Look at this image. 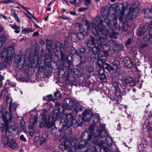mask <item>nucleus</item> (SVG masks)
<instances>
[{"mask_svg":"<svg viewBox=\"0 0 152 152\" xmlns=\"http://www.w3.org/2000/svg\"><path fill=\"white\" fill-rule=\"evenodd\" d=\"M108 9L102 8L101 13L103 18H101L100 15H97L94 20L93 26H95L99 28L107 27L110 30H115L117 27V20L114 19L112 25L111 20L108 17Z\"/></svg>","mask_w":152,"mask_h":152,"instance_id":"nucleus-1","label":"nucleus"},{"mask_svg":"<svg viewBox=\"0 0 152 152\" xmlns=\"http://www.w3.org/2000/svg\"><path fill=\"white\" fill-rule=\"evenodd\" d=\"M97 27L95 26H93L92 30L95 37L94 38L93 37L91 36L90 39L87 41L86 44L87 47L88 48L91 47L93 45L94 47H92V54L94 56L97 55L98 57H102V55L99 53L101 50V49L99 46L96 45L95 40L103 42L105 41V39L103 37L99 36L100 34L96 29Z\"/></svg>","mask_w":152,"mask_h":152,"instance_id":"nucleus-2","label":"nucleus"},{"mask_svg":"<svg viewBox=\"0 0 152 152\" xmlns=\"http://www.w3.org/2000/svg\"><path fill=\"white\" fill-rule=\"evenodd\" d=\"M105 125L100 124L99 125L100 130L98 127L95 124L90 125L89 128L90 132L94 135L92 142L95 145L99 146H102L104 144V141L102 140H99V138H102L107 135L106 130L105 129Z\"/></svg>","mask_w":152,"mask_h":152,"instance_id":"nucleus-3","label":"nucleus"},{"mask_svg":"<svg viewBox=\"0 0 152 152\" xmlns=\"http://www.w3.org/2000/svg\"><path fill=\"white\" fill-rule=\"evenodd\" d=\"M62 113L58 110H55L53 112V117L49 116V115L44 116L42 119L41 122L40 123V127L42 128L46 126L50 128L55 124V121L56 120L61 118Z\"/></svg>","mask_w":152,"mask_h":152,"instance_id":"nucleus-4","label":"nucleus"},{"mask_svg":"<svg viewBox=\"0 0 152 152\" xmlns=\"http://www.w3.org/2000/svg\"><path fill=\"white\" fill-rule=\"evenodd\" d=\"M72 113V111L69 113H67L66 114V116L64 118L62 119L61 121H59L60 124L62 123V126L64 127H66L69 124L70 126H72L74 124L76 125V120L74 119Z\"/></svg>","mask_w":152,"mask_h":152,"instance_id":"nucleus-5","label":"nucleus"},{"mask_svg":"<svg viewBox=\"0 0 152 152\" xmlns=\"http://www.w3.org/2000/svg\"><path fill=\"white\" fill-rule=\"evenodd\" d=\"M75 27L78 28L80 32L78 34L81 36L80 37V39H83L84 36H87L89 34L90 25L87 23L82 25L79 23H76L75 24Z\"/></svg>","mask_w":152,"mask_h":152,"instance_id":"nucleus-6","label":"nucleus"},{"mask_svg":"<svg viewBox=\"0 0 152 152\" xmlns=\"http://www.w3.org/2000/svg\"><path fill=\"white\" fill-rule=\"evenodd\" d=\"M96 29L98 31L100 35H102L106 37L107 38L109 37L111 39L113 38L116 39L118 35V34L117 32L114 31L112 33L111 35L110 34L109 30H110L107 27L103 26L100 28L97 27Z\"/></svg>","mask_w":152,"mask_h":152,"instance_id":"nucleus-7","label":"nucleus"},{"mask_svg":"<svg viewBox=\"0 0 152 152\" xmlns=\"http://www.w3.org/2000/svg\"><path fill=\"white\" fill-rule=\"evenodd\" d=\"M64 137L66 140H68L69 143L72 146L76 145L78 142L77 139L75 137H72L71 129L69 127L66 128L64 131Z\"/></svg>","mask_w":152,"mask_h":152,"instance_id":"nucleus-8","label":"nucleus"},{"mask_svg":"<svg viewBox=\"0 0 152 152\" xmlns=\"http://www.w3.org/2000/svg\"><path fill=\"white\" fill-rule=\"evenodd\" d=\"M139 3L137 2L134 3L130 7L127 13V17L129 19L133 18L137 15L139 11Z\"/></svg>","mask_w":152,"mask_h":152,"instance_id":"nucleus-9","label":"nucleus"},{"mask_svg":"<svg viewBox=\"0 0 152 152\" xmlns=\"http://www.w3.org/2000/svg\"><path fill=\"white\" fill-rule=\"evenodd\" d=\"M15 50L12 47H9L7 48H4L2 51L1 54V58L7 57L11 58L14 56Z\"/></svg>","mask_w":152,"mask_h":152,"instance_id":"nucleus-10","label":"nucleus"},{"mask_svg":"<svg viewBox=\"0 0 152 152\" xmlns=\"http://www.w3.org/2000/svg\"><path fill=\"white\" fill-rule=\"evenodd\" d=\"M74 102L73 100L71 99L66 98L64 101V107L65 110H71L70 112L72 111L71 110L73 108Z\"/></svg>","mask_w":152,"mask_h":152,"instance_id":"nucleus-11","label":"nucleus"},{"mask_svg":"<svg viewBox=\"0 0 152 152\" xmlns=\"http://www.w3.org/2000/svg\"><path fill=\"white\" fill-rule=\"evenodd\" d=\"M38 117L34 115H31L29 121L28 128L30 130L34 131L35 126H37Z\"/></svg>","mask_w":152,"mask_h":152,"instance_id":"nucleus-12","label":"nucleus"},{"mask_svg":"<svg viewBox=\"0 0 152 152\" xmlns=\"http://www.w3.org/2000/svg\"><path fill=\"white\" fill-rule=\"evenodd\" d=\"M7 104H9V109L10 113L11 114H14L16 110V106L15 103H12V98H7L6 100Z\"/></svg>","mask_w":152,"mask_h":152,"instance_id":"nucleus-13","label":"nucleus"},{"mask_svg":"<svg viewBox=\"0 0 152 152\" xmlns=\"http://www.w3.org/2000/svg\"><path fill=\"white\" fill-rule=\"evenodd\" d=\"M63 144H61L59 146V148L61 150L63 151L64 152H72L71 150V147L68 144H66V140L65 137H63Z\"/></svg>","mask_w":152,"mask_h":152,"instance_id":"nucleus-14","label":"nucleus"},{"mask_svg":"<svg viewBox=\"0 0 152 152\" xmlns=\"http://www.w3.org/2000/svg\"><path fill=\"white\" fill-rule=\"evenodd\" d=\"M91 143V141L89 140L87 141L83 140L80 141L79 144L75 146V148L76 149H79L82 148L83 147H86L88 148V147L90 146Z\"/></svg>","mask_w":152,"mask_h":152,"instance_id":"nucleus-15","label":"nucleus"},{"mask_svg":"<svg viewBox=\"0 0 152 152\" xmlns=\"http://www.w3.org/2000/svg\"><path fill=\"white\" fill-rule=\"evenodd\" d=\"M131 83H132L131 85L133 86H134L136 85L134 81L133 78L131 77H127L125 79L122 81V83L123 85L122 86V88L124 89H126L127 87L126 84H130Z\"/></svg>","mask_w":152,"mask_h":152,"instance_id":"nucleus-16","label":"nucleus"},{"mask_svg":"<svg viewBox=\"0 0 152 152\" xmlns=\"http://www.w3.org/2000/svg\"><path fill=\"white\" fill-rule=\"evenodd\" d=\"M54 126H51V129H50V133L52 135H55L56 136H61L62 134L63 133V131H61L59 129H57Z\"/></svg>","mask_w":152,"mask_h":152,"instance_id":"nucleus-17","label":"nucleus"},{"mask_svg":"<svg viewBox=\"0 0 152 152\" xmlns=\"http://www.w3.org/2000/svg\"><path fill=\"white\" fill-rule=\"evenodd\" d=\"M3 57L2 58H3ZM5 59L0 64V69H6L7 67L11 63H12V59L7 57H4Z\"/></svg>","mask_w":152,"mask_h":152,"instance_id":"nucleus-18","label":"nucleus"},{"mask_svg":"<svg viewBox=\"0 0 152 152\" xmlns=\"http://www.w3.org/2000/svg\"><path fill=\"white\" fill-rule=\"evenodd\" d=\"M61 59L64 61H65L68 65V67H69V65L72 64V59L70 56H67L65 51L63 53V57L61 56Z\"/></svg>","mask_w":152,"mask_h":152,"instance_id":"nucleus-19","label":"nucleus"},{"mask_svg":"<svg viewBox=\"0 0 152 152\" xmlns=\"http://www.w3.org/2000/svg\"><path fill=\"white\" fill-rule=\"evenodd\" d=\"M83 118L86 121H88L92 116V113L91 110H86L83 113Z\"/></svg>","mask_w":152,"mask_h":152,"instance_id":"nucleus-20","label":"nucleus"},{"mask_svg":"<svg viewBox=\"0 0 152 152\" xmlns=\"http://www.w3.org/2000/svg\"><path fill=\"white\" fill-rule=\"evenodd\" d=\"M143 12L144 14L145 17L148 19H151L152 17V7L151 8H147L143 10Z\"/></svg>","mask_w":152,"mask_h":152,"instance_id":"nucleus-21","label":"nucleus"},{"mask_svg":"<svg viewBox=\"0 0 152 152\" xmlns=\"http://www.w3.org/2000/svg\"><path fill=\"white\" fill-rule=\"evenodd\" d=\"M92 135L87 131H85L82 134L81 138L84 140L87 141H91Z\"/></svg>","mask_w":152,"mask_h":152,"instance_id":"nucleus-22","label":"nucleus"},{"mask_svg":"<svg viewBox=\"0 0 152 152\" xmlns=\"http://www.w3.org/2000/svg\"><path fill=\"white\" fill-rule=\"evenodd\" d=\"M17 128V126L15 124H11L9 126H7L5 127V133H12V131L16 130Z\"/></svg>","mask_w":152,"mask_h":152,"instance_id":"nucleus-23","label":"nucleus"},{"mask_svg":"<svg viewBox=\"0 0 152 152\" xmlns=\"http://www.w3.org/2000/svg\"><path fill=\"white\" fill-rule=\"evenodd\" d=\"M104 70L103 68H100L96 72V74L97 75H100V79L102 80H104L106 76L104 74Z\"/></svg>","mask_w":152,"mask_h":152,"instance_id":"nucleus-24","label":"nucleus"},{"mask_svg":"<svg viewBox=\"0 0 152 152\" xmlns=\"http://www.w3.org/2000/svg\"><path fill=\"white\" fill-rule=\"evenodd\" d=\"M58 47H59L60 49V56L63 57V53L65 51L64 45L62 44H61L59 42H57L56 43L55 48H57Z\"/></svg>","mask_w":152,"mask_h":152,"instance_id":"nucleus-25","label":"nucleus"},{"mask_svg":"<svg viewBox=\"0 0 152 152\" xmlns=\"http://www.w3.org/2000/svg\"><path fill=\"white\" fill-rule=\"evenodd\" d=\"M125 65L128 68H131L132 66V61L129 57H126L124 60Z\"/></svg>","mask_w":152,"mask_h":152,"instance_id":"nucleus-26","label":"nucleus"},{"mask_svg":"<svg viewBox=\"0 0 152 152\" xmlns=\"http://www.w3.org/2000/svg\"><path fill=\"white\" fill-rule=\"evenodd\" d=\"M7 135H9V134L8 133L7 134H5L4 133L1 135L2 141L3 143L6 145L8 144L9 140Z\"/></svg>","mask_w":152,"mask_h":152,"instance_id":"nucleus-27","label":"nucleus"},{"mask_svg":"<svg viewBox=\"0 0 152 152\" xmlns=\"http://www.w3.org/2000/svg\"><path fill=\"white\" fill-rule=\"evenodd\" d=\"M46 42L47 45V49L49 55H50L51 53V44L52 41L48 39L46 40Z\"/></svg>","mask_w":152,"mask_h":152,"instance_id":"nucleus-28","label":"nucleus"},{"mask_svg":"<svg viewBox=\"0 0 152 152\" xmlns=\"http://www.w3.org/2000/svg\"><path fill=\"white\" fill-rule=\"evenodd\" d=\"M55 107L56 109L55 110H58L59 112L62 113L64 112L65 110V108L64 107V105H61L60 104L56 102L55 104Z\"/></svg>","mask_w":152,"mask_h":152,"instance_id":"nucleus-29","label":"nucleus"},{"mask_svg":"<svg viewBox=\"0 0 152 152\" xmlns=\"http://www.w3.org/2000/svg\"><path fill=\"white\" fill-rule=\"evenodd\" d=\"M9 146L12 149H14L18 146V144L15 140L11 139L9 142Z\"/></svg>","mask_w":152,"mask_h":152,"instance_id":"nucleus-30","label":"nucleus"},{"mask_svg":"<svg viewBox=\"0 0 152 152\" xmlns=\"http://www.w3.org/2000/svg\"><path fill=\"white\" fill-rule=\"evenodd\" d=\"M148 26L147 25H145L142 27L139 32V35L140 36H142L148 30Z\"/></svg>","mask_w":152,"mask_h":152,"instance_id":"nucleus-31","label":"nucleus"},{"mask_svg":"<svg viewBox=\"0 0 152 152\" xmlns=\"http://www.w3.org/2000/svg\"><path fill=\"white\" fill-rule=\"evenodd\" d=\"M79 34V33L77 34L73 33L70 36L71 40L72 41H74L75 40L77 39V38L80 39V37H81V36L80 35L78 34Z\"/></svg>","mask_w":152,"mask_h":152,"instance_id":"nucleus-32","label":"nucleus"},{"mask_svg":"<svg viewBox=\"0 0 152 152\" xmlns=\"http://www.w3.org/2000/svg\"><path fill=\"white\" fill-rule=\"evenodd\" d=\"M85 121L83 118V116H80L79 117L78 119V121H77L76 125L74 124L75 126H80Z\"/></svg>","mask_w":152,"mask_h":152,"instance_id":"nucleus-33","label":"nucleus"},{"mask_svg":"<svg viewBox=\"0 0 152 152\" xmlns=\"http://www.w3.org/2000/svg\"><path fill=\"white\" fill-rule=\"evenodd\" d=\"M20 128L22 131L25 132L26 131L25 122L23 119H21L20 120Z\"/></svg>","mask_w":152,"mask_h":152,"instance_id":"nucleus-34","label":"nucleus"},{"mask_svg":"<svg viewBox=\"0 0 152 152\" xmlns=\"http://www.w3.org/2000/svg\"><path fill=\"white\" fill-rule=\"evenodd\" d=\"M11 27L13 29L15 30V32L16 33H19L20 31V28L19 26H18L15 24H10Z\"/></svg>","mask_w":152,"mask_h":152,"instance_id":"nucleus-35","label":"nucleus"},{"mask_svg":"<svg viewBox=\"0 0 152 152\" xmlns=\"http://www.w3.org/2000/svg\"><path fill=\"white\" fill-rule=\"evenodd\" d=\"M100 46L105 53L107 52L110 49V46L108 44H101Z\"/></svg>","mask_w":152,"mask_h":152,"instance_id":"nucleus-36","label":"nucleus"},{"mask_svg":"<svg viewBox=\"0 0 152 152\" xmlns=\"http://www.w3.org/2000/svg\"><path fill=\"white\" fill-rule=\"evenodd\" d=\"M99 116L97 114H95L93 117V124H96L99 121Z\"/></svg>","mask_w":152,"mask_h":152,"instance_id":"nucleus-37","label":"nucleus"},{"mask_svg":"<svg viewBox=\"0 0 152 152\" xmlns=\"http://www.w3.org/2000/svg\"><path fill=\"white\" fill-rule=\"evenodd\" d=\"M103 68L104 69H107L108 71H110L111 70H113L114 72L115 70L112 68L111 66L109 64L106 63H104V65ZM116 72V70H115V72Z\"/></svg>","mask_w":152,"mask_h":152,"instance_id":"nucleus-38","label":"nucleus"},{"mask_svg":"<svg viewBox=\"0 0 152 152\" xmlns=\"http://www.w3.org/2000/svg\"><path fill=\"white\" fill-rule=\"evenodd\" d=\"M97 66L100 68H103L104 63L103 60L101 58H98L97 60Z\"/></svg>","mask_w":152,"mask_h":152,"instance_id":"nucleus-39","label":"nucleus"},{"mask_svg":"<svg viewBox=\"0 0 152 152\" xmlns=\"http://www.w3.org/2000/svg\"><path fill=\"white\" fill-rule=\"evenodd\" d=\"M81 106L79 104H76L74 105V110L75 112L76 113L77 112L81 109Z\"/></svg>","mask_w":152,"mask_h":152,"instance_id":"nucleus-40","label":"nucleus"},{"mask_svg":"<svg viewBox=\"0 0 152 152\" xmlns=\"http://www.w3.org/2000/svg\"><path fill=\"white\" fill-rule=\"evenodd\" d=\"M70 49V53L72 54V55L76 54L77 55H79L78 52H77V50L76 49L74 48L73 47H71L69 48Z\"/></svg>","mask_w":152,"mask_h":152,"instance_id":"nucleus-41","label":"nucleus"},{"mask_svg":"<svg viewBox=\"0 0 152 152\" xmlns=\"http://www.w3.org/2000/svg\"><path fill=\"white\" fill-rule=\"evenodd\" d=\"M128 24L127 22L126 21L124 23H123L122 27V31H126L128 29Z\"/></svg>","mask_w":152,"mask_h":152,"instance_id":"nucleus-42","label":"nucleus"},{"mask_svg":"<svg viewBox=\"0 0 152 152\" xmlns=\"http://www.w3.org/2000/svg\"><path fill=\"white\" fill-rule=\"evenodd\" d=\"M96 148L94 146L87 148L84 152H96Z\"/></svg>","mask_w":152,"mask_h":152,"instance_id":"nucleus-43","label":"nucleus"},{"mask_svg":"<svg viewBox=\"0 0 152 152\" xmlns=\"http://www.w3.org/2000/svg\"><path fill=\"white\" fill-rule=\"evenodd\" d=\"M105 141L108 145H110L112 143V140L110 137H107L105 139Z\"/></svg>","mask_w":152,"mask_h":152,"instance_id":"nucleus-44","label":"nucleus"},{"mask_svg":"<svg viewBox=\"0 0 152 152\" xmlns=\"http://www.w3.org/2000/svg\"><path fill=\"white\" fill-rule=\"evenodd\" d=\"M31 32H33L32 30L29 28H25L23 29L22 31V32H23L24 34H26Z\"/></svg>","mask_w":152,"mask_h":152,"instance_id":"nucleus-45","label":"nucleus"},{"mask_svg":"<svg viewBox=\"0 0 152 152\" xmlns=\"http://www.w3.org/2000/svg\"><path fill=\"white\" fill-rule=\"evenodd\" d=\"M1 3L6 4H9L10 3H14V1L13 0H3L1 1Z\"/></svg>","mask_w":152,"mask_h":152,"instance_id":"nucleus-46","label":"nucleus"},{"mask_svg":"<svg viewBox=\"0 0 152 152\" xmlns=\"http://www.w3.org/2000/svg\"><path fill=\"white\" fill-rule=\"evenodd\" d=\"M25 58L23 60V62L22 63L21 62V58L20 57L19 60L17 61V63L20 66H23V64L25 61Z\"/></svg>","mask_w":152,"mask_h":152,"instance_id":"nucleus-47","label":"nucleus"},{"mask_svg":"<svg viewBox=\"0 0 152 152\" xmlns=\"http://www.w3.org/2000/svg\"><path fill=\"white\" fill-rule=\"evenodd\" d=\"M91 3V0H85L84 4L86 6L90 5Z\"/></svg>","mask_w":152,"mask_h":152,"instance_id":"nucleus-48","label":"nucleus"},{"mask_svg":"<svg viewBox=\"0 0 152 152\" xmlns=\"http://www.w3.org/2000/svg\"><path fill=\"white\" fill-rule=\"evenodd\" d=\"M0 41H1V43H4L6 41V38L4 36H2L0 37Z\"/></svg>","mask_w":152,"mask_h":152,"instance_id":"nucleus-49","label":"nucleus"},{"mask_svg":"<svg viewBox=\"0 0 152 152\" xmlns=\"http://www.w3.org/2000/svg\"><path fill=\"white\" fill-rule=\"evenodd\" d=\"M46 112H47V110H43L42 111V113L41 114V115H42V117L41 119V121L39 122V125L40 124V123L41 122L42 119V118L44 116H46V115H45V114L46 113Z\"/></svg>","mask_w":152,"mask_h":152,"instance_id":"nucleus-50","label":"nucleus"},{"mask_svg":"<svg viewBox=\"0 0 152 152\" xmlns=\"http://www.w3.org/2000/svg\"><path fill=\"white\" fill-rule=\"evenodd\" d=\"M15 18L16 20L18 22H19V18L18 17L17 14L15 13L14 12L12 15Z\"/></svg>","mask_w":152,"mask_h":152,"instance_id":"nucleus-51","label":"nucleus"},{"mask_svg":"<svg viewBox=\"0 0 152 152\" xmlns=\"http://www.w3.org/2000/svg\"><path fill=\"white\" fill-rule=\"evenodd\" d=\"M54 96L56 97L59 98L61 97V94L60 92L57 91L55 93Z\"/></svg>","mask_w":152,"mask_h":152,"instance_id":"nucleus-52","label":"nucleus"},{"mask_svg":"<svg viewBox=\"0 0 152 152\" xmlns=\"http://www.w3.org/2000/svg\"><path fill=\"white\" fill-rule=\"evenodd\" d=\"M70 2L72 4H74L76 6H78V3H77L76 0H70Z\"/></svg>","mask_w":152,"mask_h":152,"instance_id":"nucleus-53","label":"nucleus"},{"mask_svg":"<svg viewBox=\"0 0 152 152\" xmlns=\"http://www.w3.org/2000/svg\"><path fill=\"white\" fill-rule=\"evenodd\" d=\"M19 5L22 8H23L24 10H25L27 12L29 15L31 13L28 10V8L24 7L23 5L19 4Z\"/></svg>","mask_w":152,"mask_h":152,"instance_id":"nucleus-54","label":"nucleus"},{"mask_svg":"<svg viewBox=\"0 0 152 152\" xmlns=\"http://www.w3.org/2000/svg\"><path fill=\"white\" fill-rule=\"evenodd\" d=\"M2 116L3 119V120L4 121V123L5 124H7L9 120H8L7 119L6 117L5 116V115L4 114H2Z\"/></svg>","mask_w":152,"mask_h":152,"instance_id":"nucleus-55","label":"nucleus"},{"mask_svg":"<svg viewBox=\"0 0 152 152\" xmlns=\"http://www.w3.org/2000/svg\"><path fill=\"white\" fill-rule=\"evenodd\" d=\"M94 70V67L90 66L88 69V72L89 73H92Z\"/></svg>","mask_w":152,"mask_h":152,"instance_id":"nucleus-56","label":"nucleus"},{"mask_svg":"<svg viewBox=\"0 0 152 152\" xmlns=\"http://www.w3.org/2000/svg\"><path fill=\"white\" fill-rule=\"evenodd\" d=\"M113 64L116 66H118L119 65L120 63L117 60H114L113 62Z\"/></svg>","mask_w":152,"mask_h":152,"instance_id":"nucleus-57","label":"nucleus"},{"mask_svg":"<svg viewBox=\"0 0 152 152\" xmlns=\"http://www.w3.org/2000/svg\"><path fill=\"white\" fill-rule=\"evenodd\" d=\"M115 48L117 49L118 50H121L122 49V47L121 45L118 44L115 46Z\"/></svg>","mask_w":152,"mask_h":152,"instance_id":"nucleus-58","label":"nucleus"},{"mask_svg":"<svg viewBox=\"0 0 152 152\" xmlns=\"http://www.w3.org/2000/svg\"><path fill=\"white\" fill-rule=\"evenodd\" d=\"M113 85L115 87L117 88L119 86V84L117 81H114L113 83Z\"/></svg>","mask_w":152,"mask_h":152,"instance_id":"nucleus-59","label":"nucleus"},{"mask_svg":"<svg viewBox=\"0 0 152 152\" xmlns=\"http://www.w3.org/2000/svg\"><path fill=\"white\" fill-rule=\"evenodd\" d=\"M48 137V135L45 132H44L42 134L41 138H43L44 139L47 140Z\"/></svg>","mask_w":152,"mask_h":152,"instance_id":"nucleus-60","label":"nucleus"},{"mask_svg":"<svg viewBox=\"0 0 152 152\" xmlns=\"http://www.w3.org/2000/svg\"><path fill=\"white\" fill-rule=\"evenodd\" d=\"M45 73L47 75H51L52 73L51 71L49 70V71H48L47 70H46L45 71Z\"/></svg>","mask_w":152,"mask_h":152,"instance_id":"nucleus-61","label":"nucleus"},{"mask_svg":"<svg viewBox=\"0 0 152 152\" xmlns=\"http://www.w3.org/2000/svg\"><path fill=\"white\" fill-rule=\"evenodd\" d=\"M86 48L84 46H82L80 48V51L82 53L86 51Z\"/></svg>","mask_w":152,"mask_h":152,"instance_id":"nucleus-62","label":"nucleus"},{"mask_svg":"<svg viewBox=\"0 0 152 152\" xmlns=\"http://www.w3.org/2000/svg\"><path fill=\"white\" fill-rule=\"evenodd\" d=\"M46 97L48 98V99H47V100L48 101H50L53 99V96L51 95H48Z\"/></svg>","mask_w":152,"mask_h":152,"instance_id":"nucleus-63","label":"nucleus"},{"mask_svg":"<svg viewBox=\"0 0 152 152\" xmlns=\"http://www.w3.org/2000/svg\"><path fill=\"white\" fill-rule=\"evenodd\" d=\"M20 139L21 140L24 141L26 142V140L25 137L23 136V135H21L20 136Z\"/></svg>","mask_w":152,"mask_h":152,"instance_id":"nucleus-64","label":"nucleus"}]
</instances>
